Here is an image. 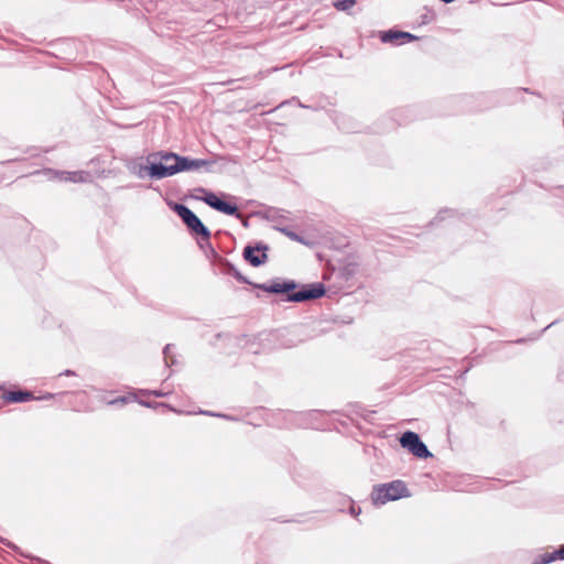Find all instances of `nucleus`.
Returning a JSON list of instances; mask_svg holds the SVG:
<instances>
[{"label":"nucleus","mask_w":564,"mask_h":564,"mask_svg":"<svg viewBox=\"0 0 564 564\" xmlns=\"http://www.w3.org/2000/svg\"><path fill=\"white\" fill-rule=\"evenodd\" d=\"M256 286L268 293H286L285 301L288 302H305L310 300H316L322 297L326 292L323 283H313L304 286L300 291L293 292L297 286L293 280H276L270 283L258 284Z\"/></svg>","instance_id":"1"},{"label":"nucleus","mask_w":564,"mask_h":564,"mask_svg":"<svg viewBox=\"0 0 564 564\" xmlns=\"http://www.w3.org/2000/svg\"><path fill=\"white\" fill-rule=\"evenodd\" d=\"M171 159H175V163L173 165H161V164H151L148 166H140V171L138 175L142 177V172H148L149 176L154 180H162L165 177L173 176L180 172L185 171H196L202 167H206L208 172H212L210 166L215 163L212 160L204 159H189L187 156H170Z\"/></svg>","instance_id":"2"},{"label":"nucleus","mask_w":564,"mask_h":564,"mask_svg":"<svg viewBox=\"0 0 564 564\" xmlns=\"http://www.w3.org/2000/svg\"><path fill=\"white\" fill-rule=\"evenodd\" d=\"M406 485L402 480L375 486L371 492L373 505L381 506L388 501H394L403 497H409Z\"/></svg>","instance_id":"3"},{"label":"nucleus","mask_w":564,"mask_h":564,"mask_svg":"<svg viewBox=\"0 0 564 564\" xmlns=\"http://www.w3.org/2000/svg\"><path fill=\"white\" fill-rule=\"evenodd\" d=\"M174 210L193 234L202 236L205 240H209L210 231L187 206L175 204Z\"/></svg>","instance_id":"4"},{"label":"nucleus","mask_w":564,"mask_h":564,"mask_svg":"<svg viewBox=\"0 0 564 564\" xmlns=\"http://www.w3.org/2000/svg\"><path fill=\"white\" fill-rule=\"evenodd\" d=\"M400 444L419 458H429L432 456V453L415 432H404L400 437Z\"/></svg>","instance_id":"5"},{"label":"nucleus","mask_w":564,"mask_h":564,"mask_svg":"<svg viewBox=\"0 0 564 564\" xmlns=\"http://www.w3.org/2000/svg\"><path fill=\"white\" fill-rule=\"evenodd\" d=\"M198 191L205 194V196L202 199L205 204H207L212 208H214L218 212H221L226 215H230V216L237 215L238 217H240L236 205H231V204L220 199L216 194H214L212 192H207L205 188H198Z\"/></svg>","instance_id":"6"},{"label":"nucleus","mask_w":564,"mask_h":564,"mask_svg":"<svg viewBox=\"0 0 564 564\" xmlns=\"http://www.w3.org/2000/svg\"><path fill=\"white\" fill-rule=\"evenodd\" d=\"M44 174L50 180L68 181L73 183H86L90 178V174L85 171L67 172V171H55L52 169L45 170Z\"/></svg>","instance_id":"7"},{"label":"nucleus","mask_w":564,"mask_h":564,"mask_svg":"<svg viewBox=\"0 0 564 564\" xmlns=\"http://www.w3.org/2000/svg\"><path fill=\"white\" fill-rule=\"evenodd\" d=\"M380 40L383 43L399 45L404 42H412L416 40V36L409 32L389 30L380 32Z\"/></svg>","instance_id":"8"},{"label":"nucleus","mask_w":564,"mask_h":564,"mask_svg":"<svg viewBox=\"0 0 564 564\" xmlns=\"http://www.w3.org/2000/svg\"><path fill=\"white\" fill-rule=\"evenodd\" d=\"M265 246H258L256 248L247 246L243 250L245 259L253 267H259L267 261Z\"/></svg>","instance_id":"9"},{"label":"nucleus","mask_w":564,"mask_h":564,"mask_svg":"<svg viewBox=\"0 0 564 564\" xmlns=\"http://www.w3.org/2000/svg\"><path fill=\"white\" fill-rule=\"evenodd\" d=\"M180 156L178 154L170 151H159L149 154L148 162L151 164H161V165H173L175 163V159H171L169 156Z\"/></svg>","instance_id":"10"},{"label":"nucleus","mask_w":564,"mask_h":564,"mask_svg":"<svg viewBox=\"0 0 564 564\" xmlns=\"http://www.w3.org/2000/svg\"><path fill=\"white\" fill-rule=\"evenodd\" d=\"M555 560H564V545L556 551L542 554L534 564H549Z\"/></svg>","instance_id":"11"},{"label":"nucleus","mask_w":564,"mask_h":564,"mask_svg":"<svg viewBox=\"0 0 564 564\" xmlns=\"http://www.w3.org/2000/svg\"><path fill=\"white\" fill-rule=\"evenodd\" d=\"M3 398L9 402H25L33 399V395L28 391H9L4 393Z\"/></svg>","instance_id":"12"},{"label":"nucleus","mask_w":564,"mask_h":564,"mask_svg":"<svg viewBox=\"0 0 564 564\" xmlns=\"http://www.w3.org/2000/svg\"><path fill=\"white\" fill-rule=\"evenodd\" d=\"M356 2L357 0H335L333 7L338 11H348L356 4Z\"/></svg>","instance_id":"13"},{"label":"nucleus","mask_w":564,"mask_h":564,"mask_svg":"<svg viewBox=\"0 0 564 564\" xmlns=\"http://www.w3.org/2000/svg\"><path fill=\"white\" fill-rule=\"evenodd\" d=\"M279 230L293 241H297V242H302V243L304 242L303 238L301 236H299L296 232L290 230L289 228H280Z\"/></svg>","instance_id":"14"},{"label":"nucleus","mask_w":564,"mask_h":564,"mask_svg":"<svg viewBox=\"0 0 564 564\" xmlns=\"http://www.w3.org/2000/svg\"><path fill=\"white\" fill-rule=\"evenodd\" d=\"M142 394L144 395H154V397H158V398H161V397H165L166 393L165 392H162L160 390H141L140 391Z\"/></svg>","instance_id":"15"},{"label":"nucleus","mask_w":564,"mask_h":564,"mask_svg":"<svg viewBox=\"0 0 564 564\" xmlns=\"http://www.w3.org/2000/svg\"><path fill=\"white\" fill-rule=\"evenodd\" d=\"M163 354H164V359H165L166 365H167V366H170V364H169V359H170V358H172V357H171V354H172V345H166V346L164 347ZM171 364H174V360H173V359H171Z\"/></svg>","instance_id":"16"},{"label":"nucleus","mask_w":564,"mask_h":564,"mask_svg":"<svg viewBox=\"0 0 564 564\" xmlns=\"http://www.w3.org/2000/svg\"><path fill=\"white\" fill-rule=\"evenodd\" d=\"M127 402H128V398L127 397H121V398H118V399H115V400L110 401L109 404L127 403Z\"/></svg>","instance_id":"17"},{"label":"nucleus","mask_w":564,"mask_h":564,"mask_svg":"<svg viewBox=\"0 0 564 564\" xmlns=\"http://www.w3.org/2000/svg\"><path fill=\"white\" fill-rule=\"evenodd\" d=\"M199 413H202V414H207V415H214V416L228 417L227 415L216 414V413L208 412V411H200Z\"/></svg>","instance_id":"18"},{"label":"nucleus","mask_w":564,"mask_h":564,"mask_svg":"<svg viewBox=\"0 0 564 564\" xmlns=\"http://www.w3.org/2000/svg\"><path fill=\"white\" fill-rule=\"evenodd\" d=\"M2 543H4L6 545H8L9 547H12V549H17V546L8 541H6L4 539H0Z\"/></svg>","instance_id":"19"},{"label":"nucleus","mask_w":564,"mask_h":564,"mask_svg":"<svg viewBox=\"0 0 564 564\" xmlns=\"http://www.w3.org/2000/svg\"><path fill=\"white\" fill-rule=\"evenodd\" d=\"M235 276H236L239 281L247 282V280H246L245 278H242V275H241L239 272H235Z\"/></svg>","instance_id":"20"},{"label":"nucleus","mask_w":564,"mask_h":564,"mask_svg":"<svg viewBox=\"0 0 564 564\" xmlns=\"http://www.w3.org/2000/svg\"><path fill=\"white\" fill-rule=\"evenodd\" d=\"M350 512H351V514H352V516H357V514H359L360 509L356 510V508H355V507H351V508H350Z\"/></svg>","instance_id":"21"},{"label":"nucleus","mask_w":564,"mask_h":564,"mask_svg":"<svg viewBox=\"0 0 564 564\" xmlns=\"http://www.w3.org/2000/svg\"><path fill=\"white\" fill-rule=\"evenodd\" d=\"M62 375H65V376H73V375H75V372H74V371H72V370H66V371H65V372H63Z\"/></svg>","instance_id":"22"},{"label":"nucleus","mask_w":564,"mask_h":564,"mask_svg":"<svg viewBox=\"0 0 564 564\" xmlns=\"http://www.w3.org/2000/svg\"><path fill=\"white\" fill-rule=\"evenodd\" d=\"M142 405L150 406L151 404L149 402L140 401Z\"/></svg>","instance_id":"23"},{"label":"nucleus","mask_w":564,"mask_h":564,"mask_svg":"<svg viewBox=\"0 0 564 564\" xmlns=\"http://www.w3.org/2000/svg\"><path fill=\"white\" fill-rule=\"evenodd\" d=\"M442 1H443V2H445V3H451V2H453L454 0H442Z\"/></svg>","instance_id":"24"}]
</instances>
